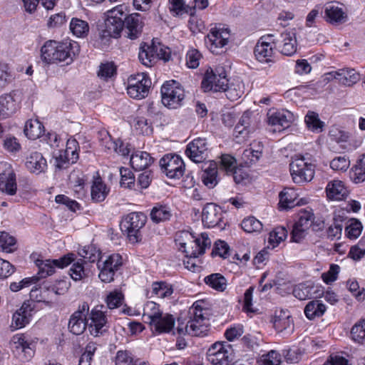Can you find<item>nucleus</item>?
Returning <instances> with one entry per match:
<instances>
[{"label":"nucleus","instance_id":"nucleus-43","mask_svg":"<svg viewBox=\"0 0 365 365\" xmlns=\"http://www.w3.org/2000/svg\"><path fill=\"white\" fill-rule=\"evenodd\" d=\"M326 311L325 305L318 300L309 302L304 308L306 317L312 320L316 317H322Z\"/></svg>","mask_w":365,"mask_h":365},{"label":"nucleus","instance_id":"nucleus-21","mask_svg":"<svg viewBox=\"0 0 365 365\" xmlns=\"http://www.w3.org/2000/svg\"><path fill=\"white\" fill-rule=\"evenodd\" d=\"M103 305L95 307L91 311L89 318L90 323H88V329L91 334L97 336L99 334H102L105 331L103 327L107 323V318L104 312L102 310Z\"/></svg>","mask_w":365,"mask_h":365},{"label":"nucleus","instance_id":"nucleus-48","mask_svg":"<svg viewBox=\"0 0 365 365\" xmlns=\"http://www.w3.org/2000/svg\"><path fill=\"white\" fill-rule=\"evenodd\" d=\"M292 319L288 312L282 310L278 314H276L274 321V326L277 330L282 331L287 329H291L292 327Z\"/></svg>","mask_w":365,"mask_h":365},{"label":"nucleus","instance_id":"nucleus-8","mask_svg":"<svg viewBox=\"0 0 365 365\" xmlns=\"http://www.w3.org/2000/svg\"><path fill=\"white\" fill-rule=\"evenodd\" d=\"M230 36L227 29L215 27L210 29L205 37V44L212 53L220 54L227 45Z\"/></svg>","mask_w":365,"mask_h":365},{"label":"nucleus","instance_id":"nucleus-12","mask_svg":"<svg viewBox=\"0 0 365 365\" xmlns=\"http://www.w3.org/2000/svg\"><path fill=\"white\" fill-rule=\"evenodd\" d=\"M274 44L276 48L284 56H292L297 51V41L293 31L286 30L280 34H274Z\"/></svg>","mask_w":365,"mask_h":365},{"label":"nucleus","instance_id":"nucleus-19","mask_svg":"<svg viewBox=\"0 0 365 365\" xmlns=\"http://www.w3.org/2000/svg\"><path fill=\"white\" fill-rule=\"evenodd\" d=\"M185 153L192 161L196 163L203 162L208 155L206 139L202 138L194 139L187 145Z\"/></svg>","mask_w":365,"mask_h":365},{"label":"nucleus","instance_id":"nucleus-2","mask_svg":"<svg viewBox=\"0 0 365 365\" xmlns=\"http://www.w3.org/2000/svg\"><path fill=\"white\" fill-rule=\"evenodd\" d=\"M125 6L119 5L107 12L105 28L101 32L102 38H118L124 28Z\"/></svg>","mask_w":365,"mask_h":365},{"label":"nucleus","instance_id":"nucleus-7","mask_svg":"<svg viewBox=\"0 0 365 365\" xmlns=\"http://www.w3.org/2000/svg\"><path fill=\"white\" fill-rule=\"evenodd\" d=\"M221 71L216 69L214 71L212 68H208L202 81V88L204 91L222 92L227 87L228 80L222 68Z\"/></svg>","mask_w":365,"mask_h":365},{"label":"nucleus","instance_id":"nucleus-34","mask_svg":"<svg viewBox=\"0 0 365 365\" xmlns=\"http://www.w3.org/2000/svg\"><path fill=\"white\" fill-rule=\"evenodd\" d=\"M174 325L175 319L173 316L170 314H163V312L150 324L158 333H168L173 330Z\"/></svg>","mask_w":365,"mask_h":365},{"label":"nucleus","instance_id":"nucleus-30","mask_svg":"<svg viewBox=\"0 0 365 365\" xmlns=\"http://www.w3.org/2000/svg\"><path fill=\"white\" fill-rule=\"evenodd\" d=\"M334 78L344 86H351L357 83L360 79V76L354 69L344 68L329 73Z\"/></svg>","mask_w":365,"mask_h":365},{"label":"nucleus","instance_id":"nucleus-27","mask_svg":"<svg viewBox=\"0 0 365 365\" xmlns=\"http://www.w3.org/2000/svg\"><path fill=\"white\" fill-rule=\"evenodd\" d=\"M211 241L206 233H202L199 237L192 239L185 249L182 250L187 256L202 255L207 247H210Z\"/></svg>","mask_w":365,"mask_h":365},{"label":"nucleus","instance_id":"nucleus-63","mask_svg":"<svg viewBox=\"0 0 365 365\" xmlns=\"http://www.w3.org/2000/svg\"><path fill=\"white\" fill-rule=\"evenodd\" d=\"M120 185L125 187H131L135 182V177L130 170L125 168H120Z\"/></svg>","mask_w":365,"mask_h":365},{"label":"nucleus","instance_id":"nucleus-14","mask_svg":"<svg viewBox=\"0 0 365 365\" xmlns=\"http://www.w3.org/2000/svg\"><path fill=\"white\" fill-rule=\"evenodd\" d=\"M122 264V257L119 254L110 255L102 264H98V277L105 283L113 281L115 272Z\"/></svg>","mask_w":365,"mask_h":365},{"label":"nucleus","instance_id":"nucleus-44","mask_svg":"<svg viewBox=\"0 0 365 365\" xmlns=\"http://www.w3.org/2000/svg\"><path fill=\"white\" fill-rule=\"evenodd\" d=\"M162 313L159 305L154 302H148L143 308V319L144 322L150 325Z\"/></svg>","mask_w":365,"mask_h":365},{"label":"nucleus","instance_id":"nucleus-55","mask_svg":"<svg viewBox=\"0 0 365 365\" xmlns=\"http://www.w3.org/2000/svg\"><path fill=\"white\" fill-rule=\"evenodd\" d=\"M242 228L247 232H260L262 230V224L255 217L245 218L241 223Z\"/></svg>","mask_w":365,"mask_h":365},{"label":"nucleus","instance_id":"nucleus-5","mask_svg":"<svg viewBox=\"0 0 365 365\" xmlns=\"http://www.w3.org/2000/svg\"><path fill=\"white\" fill-rule=\"evenodd\" d=\"M147 217L142 212H131L120 222L122 232H125L130 241L137 242L140 239V230L146 222Z\"/></svg>","mask_w":365,"mask_h":365},{"label":"nucleus","instance_id":"nucleus-41","mask_svg":"<svg viewBox=\"0 0 365 365\" xmlns=\"http://www.w3.org/2000/svg\"><path fill=\"white\" fill-rule=\"evenodd\" d=\"M202 180L208 188H213L217 184V166L215 163H210L209 166L204 170Z\"/></svg>","mask_w":365,"mask_h":365},{"label":"nucleus","instance_id":"nucleus-26","mask_svg":"<svg viewBox=\"0 0 365 365\" xmlns=\"http://www.w3.org/2000/svg\"><path fill=\"white\" fill-rule=\"evenodd\" d=\"M222 218L221 208L214 203H207L202 210V220L205 226L214 227Z\"/></svg>","mask_w":365,"mask_h":365},{"label":"nucleus","instance_id":"nucleus-39","mask_svg":"<svg viewBox=\"0 0 365 365\" xmlns=\"http://www.w3.org/2000/svg\"><path fill=\"white\" fill-rule=\"evenodd\" d=\"M24 131L28 138L36 140L41 136L44 127L38 120L31 119L26 121Z\"/></svg>","mask_w":365,"mask_h":365},{"label":"nucleus","instance_id":"nucleus-59","mask_svg":"<svg viewBox=\"0 0 365 365\" xmlns=\"http://www.w3.org/2000/svg\"><path fill=\"white\" fill-rule=\"evenodd\" d=\"M287 237V230L284 227H277L269 233V242L276 246Z\"/></svg>","mask_w":365,"mask_h":365},{"label":"nucleus","instance_id":"nucleus-61","mask_svg":"<svg viewBox=\"0 0 365 365\" xmlns=\"http://www.w3.org/2000/svg\"><path fill=\"white\" fill-rule=\"evenodd\" d=\"M260 361L264 365H280L282 357L279 353L274 350L269 351L266 354H263Z\"/></svg>","mask_w":365,"mask_h":365},{"label":"nucleus","instance_id":"nucleus-29","mask_svg":"<svg viewBox=\"0 0 365 365\" xmlns=\"http://www.w3.org/2000/svg\"><path fill=\"white\" fill-rule=\"evenodd\" d=\"M19 105L12 93L0 96V118L6 119L16 113Z\"/></svg>","mask_w":365,"mask_h":365},{"label":"nucleus","instance_id":"nucleus-20","mask_svg":"<svg viewBox=\"0 0 365 365\" xmlns=\"http://www.w3.org/2000/svg\"><path fill=\"white\" fill-rule=\"evenodd\" d=\"M158 56L165 61H168L170 57L169 53L165 51L163 52V48H160L158 53V48L154 46H148L145 43L141 44L138 58L144 66L147 67L153 66Z\"/></svg>","mask_w":365,"mask_h":365},{"label":"nucleus","instance_id":"nucleus-56","mask_svg":"<svg viewBox=\"0 0 365 365\" xmlns=\"http://www.w3.org/2000/svg\"><path fill=\"white\" fill-rule=\"evenodd\" d=\"M261 156V150H254L252 148H249L243 151L242 158L247 166H250L257 163Z\"/></svg>","mask_w":365,"mask_h":365},{"label":"nucleus","instance_id":"nucleus-60","mask_svg":"<svg viewBox=\"0 0 365 365\" xmlns=\"http://www.w3.org/2000/svg\"><path fill=\"white\" fill-rule=\"evenodd\" d=\"M193 236L188 231H180L175 235V244L179 246V250H182L185 249L187 246L192 242Z\"/></svg>","mask_w":365,"mask_h":365},{"label":"nucleus","instance_id":"nucleus-15","mask_svg":"<svg viewBox=\"0 0 365 365\" xmlns=\"http://www.w3.org/2000/svg\"><path fill=\"white\" fill-rule=\"evenodd\" d=\"M89 313V305L83 302L79 305L78 309L71 316L68 322V329L71 332L76 335L83 333L88 326V319L87 316Z\"/></svg>","mask_w":365,"mask_h":365},{"label":"nucleus","instance_id":"nucleus-64","mask_svg":"<svg viewBox=\"0 0 365 365\" xmlns=\"http://www.w3.org/2000/svg\"><path fill=\"white\" fill-rule=\"evenodd\" d=\"M350 165L349 160L345 156H339L330 162V167L337 171H346Z\"/></svg>","mask_w":365,"mask_h":365},{"label":"nucleus","instance_id":"nucleus-24","mask_svg":"<svg viewBox=\"0 0 365 365\" xmlns=\"http://www.w3.org/2000/svg\"><path fill=\"white\" fill-rule=\"evenodd\" d=\"M34 305L31 301H26L13 314L11 327L16 329L24 327L29 323Z\"/></svg>","mask_w":365,"mask_h":365},{"label":"nucleus","instance_id":"nucleus-17","mask_svg":"<svg viewBox=\"0 0 365 365\" xmlns=\"http://www.w3.org/2000/svg\"><path fill=\"white\" fill-rule=\"evenodd\" d=\"M267 123L272 127V131L281 132L289 127L294 120L293 114L287 110H270L267 114Z\"/></svg>","mask_w":365,"mask_h":365},{"label":"nucleus","instance_id":"nucleus-23","mask_svg":"<svg viewBox=\"0 0 365 365\" xmlns=\"http://www.w3.org/2000/svg\"><path fill=\"white\" fill-rule=\"evenodd\" d=\"M274 37H275V35L270 34L259 38L255 48V55L258 61L262 62L271 61L270 58L274 53L272 46V44H274Z\"/></svg>","mask_w":365,"mask_h":365},{"label":"nucleus","instance_id":"nucleus-13","mask_svg":"<svg viewBox=\"0 0 365 365\" xmlns=\"http://www.w3.org/2000/svg\"><path fill=\"white\" fill-rule=\"evenodd\" d=\"M11 349L20 361H29L34 354V346L29 343L24 334L14 335L10 341Z\"/></svg>","mask_w":365,"mask_h":365},{"label":"nucleus","instance_id":"nucleus-49","mask_svg":"<svg viewBox=\"0 0 365 365\" xmlns=\"http://www.w3.org/2000/svg\"><path fill=\"white\" fill-rule=\"evenodd\" d=\"M351 178L355 183H360L365 180V153L360 155L357 160L353 168Z\"/></svg>","mask_w":365,"mask_h":365},{"label":"nucleus","instance_id":"nucleus-53","mask_svg":"<svg viewBox=\"0 0 365 365\" xmlns=\"http://www.w3.org/2000/svg\"><path fill=\"white\" fill-rule=\"evenodd\" d=\"M170 216V211L166 206L163 205L154 207L150 212V217L155 222L169 220Z\"/></svg>","mask_w":365,"mask_h":365},{"label":"nucleus","instance_id":"nucleus-1","mask_svg":"<svg viewBox=\"0 0 365 365\" xmlns=\"http://www.w3.org/2000/svg\"><path fill=\"white\" fill-rule=\"evenodd\" d=\"M205 312L206 310L202 309L201 302H195L189 310L190 319L185 327L180 324L178 332L180 334H187L195 336L205 335L208 331V319L205 317Z\"/></svg>","mask_w":365,"mask_h":365},{"label":"nucleus","instance_id":"nucleus-42","mask_svg":"<svg viewBox=\"0 0 365 365\" xmlns=\"http://www.w3.org/2000/svg\"><path fill=\"white\" fill-rule=\"evenodd\" d=\"M108 193L106 185L101 178H96L91 186V198L93 201L99 202L103 201Z\"/></svg>","mask_w":365,"mask_h":365},{"label":"nucleus","instance_id":"nucleus-16","mask_svg":"<svg viewBox=\"0 0 365 365\" xmlns=\"http://www.w3.org/2000/svg\"><path fill=\"white\" fill-rule=\"evenodd\" d=\"M73 256V254H68L59 259H53L52 261L50 259H37L36 264L38 267V274L39 277L36 278H44L51 275L54 272L56 267L63 268L68 266L74 260Z\"/></svg>","mask_w":365,"mask_h":365},{"label":"nucleus","instance_id":"nucleus-47","mask_svg":"<svg viewBox=\"0 0 365 365\" xmlns=\"http://www.w3.org/2000/svg\"><path fill=\"white\" fill-rule=\"evenodd\" d=\"M204 282L207 285L219 292H223L227 287V279L220 273L207 276Z\"/></svg>","mask_w":365,"mask_h":365},{"label":"nucleus","instance_id":"nucleus-11","mask_svg":"<svg viewBox=\"0 0 365 365\" xmlns=\"http://www.w3.org/2000/svg\"><path fill=\"white\" fill-rule=\"evenodd\" d=\"M257 125L256 116L249 110L245 111L234 130L235 137L238 139L237 142L241 143L245 140L249 135L256 130Z\"/></svg>","mask_w":365,"mask_h":365},{"label":"nucleus","instance_id":"nucleus-22","mask_svg":"<svg viewBox=\"0 0 365 365\" xmlns=\"http://www.w3.org/2000/svg\"><path fill=\"white\" fill-rule=\"evenodd\" d=\"M79 46L76 42H59L56 53V63L71 64L79 53Z\"/></svg>","mask_w":365,"mask_h":365},{"label":"nucleus","instance_id":"nucleus-18","mask_svg":"<svg viewBox=\"0 0 365 365\" xmlns=\"http://www.w3.org/2000/svg\"><path fill=\"white\" fill-rule=\"evenodd\" d=\"M67 289L57 287L53 284L50 287H43L40 288V297H38V289L33 288L30 292V297L32 300L37 302H43L47 306H51L53 303V297L56 295L63 294Z\"/></svg>","mask_w":365,"mask_h":365},{"label":"nucleus","instance_id":"nucleus-57","mask_svg":"<svg viewBox=\"0 0 365 365\" xmlns=\"http://www.w3.org/2000/svg\"><path fill=\"white\" fill-rule=\"evenodd\" d=\"M314 220V217L312 212L307 210H302L299 213L298 220L294 224L304 230H309L312 225Z\"/></svg>","mask_w":365,"mask_h":365},{"label":"nucleus","instance_id":"nucleus-3","mask_svg":"<svg viewBox=\"0 0 365 365\" xmlns=\"http://www.w3.org/2000/svg\"><path fill=\"white\" fill-rule=\"evenodd\" d=\"M314 165L304 156H295L289 164L292 180L296 184L310 182L314 176Z\"/></svg>","mask_w":365,"mask_h":365},{"label":"nucleus","instance_id":"nucleus-54","mask_svg":"<svg viewBox=\"0 0 365 365\" xmlns=\"http://www.w3.org/2000/svg\"><path fill=\"white\" fill-rule=\"evenodd\" d=\"M363 226L356 219H351L346 226L345 232L348 238L356 239L361 233Z\"/></svg>","mask_w":365,"mask_h":365},{"label":"nucleus","instance_id":"nucleus-40","mask_svg":"<svg viewBox=\"0 0 365 365\" xmlns=\"http://www.w3.org/2000/svg\"><path fill=\"white\" fill-rule=\"evenodd\" d=\"M78 253L83 258V262L89 264L100 259L101 252L93 245L80 248Z\"/></svg>","mask_w":365,"mask_h":365},{"label":"nucleus","instance_id":"nucleus-31","mask_svg":"<svg viewBox=\"0 0 365 365\" xmlns=\"http://www.w3.org/2000/svg\"><path fill=\"white\" fill-rule=\"evenodd\" d=\"M0 190L6 195H14L17 190L15 173L9 170L0 174Z\"/></svg>","mask_w":365,"mask_h":365},{"label":"nucleus","instance_id":"nucleus-33","mask_svg":"<svg viewBox=\"0 0 365 365\" xmlns=\"http://www.w3.org/2000/svg\"><path fill=\"white\" fill-rule=\"evenodd\" d=\"M91 267V264L83 262L82 259H78L72 264L69 274L73 280L79 281L90 276Z\"/></svg>","mask_w":365,"mask_h":365},{"label":"nucleus","instance_id":"nucleus-52","mask_svg":"<svg viewBox=\"0 0 365 365\" xmlns=\"http://www.w3.org/2000/svg\"><path fill=\"white\" fill-rule=\"evenodd\" d=\"M351 336L354 341L359 344L365 342V318L361 319L352 327Z\"/></svg>","mask_w":365,"mask_h":365},{"label":"nucleus","instance_id":"nucleus-9","mask_svg":"<svg viewBox=\"0 0 365 365\" xmlns=\"http://www.w3.org/2000/svg\"><path fill=\"white\" fill-rule=\"evenodd\" d=\"M162 171L170 178H180L185 172V164L182 158L175 154H168L160 160Z\"/></svg>","mask_w":365,"mask_h":365},{"label":"nucleus","instance_id":"nucleus-45","mask_svg":"<svg viewBox=\"0 0 365 365\" xmlns=\"http://www.w3.org/2000/svg\"><path fill=\"white\" fill-rule=\"evenodd\" d=\"M70 30L78 38H85L89 32V25L83 20L73 18L70 22Z\"/></svg>","mask_w":365,"mask_h":365},{"label":"nucleus","instance_id":"nucleus-10","mask_svg":"<svg viewBox=\"0 0 365 365\" xmlns=\"http://www.w3.org/2000/svg\"><path fill=\"white\" fill-rule=\"evenodd\" d=\"M207 359L212 365H230L232 361L230 346L215 342L208 349Z\"/></svg>","mask_w":365,"mask_h":365},{"label":"nucleus","instance_id":"nucleus-51","mask_svg":"<svg viewBox=\"0 0 365 365\" xmlns=\"http://www.w3.org/2000/svg\"><path fill=\"white\" fill-rule=\"evenodd\" d=\"M16 239L6 232H0V249L6 252H13L16 250Z\"/></svg>","mask_w":365,"mask_h":365},{"label":"nucleus","instance_id":"nucleus-6","mask_svg":"<svg viewBox=\"0 0 365 365\" xmlns=\"http://www.w3.org/2000/svg\"><path fill=\"white\" fill-rule=\"evenodd\" d=\"M150 83L144 73L132 75L128 78L127 93L134 99L144 98L148 94Z\"/></svg>","mask_w":365,"mask_h":365},{"label":"nucleus","instance_id":"nucleus-28","mask_svg":"<svg viewBox=\"0 0 365 365\" xmlns=\"http://www.w3.org/2000/svg\"><path fill=\"white\" fill-rule=\"evenodd\" d=\"M326 193L329 200L339 201L344 200L348 196L349 191L344 182L334 180L328 182L326 187Z\"/></svg>","mask_w":365,"mask_h":365},{"label":"nucleus","instance_id":"nucleus-32","mask_svg":"<svg viewBox=\"0 0 365 365\" xmlns=\"http://www.w3.org/2000/svg\"><path fill=\"white\" fill-rule=\"evenodd\" d=\"M46 159L38 152L31 153L26 158V167L31 173L39 174L46 170Z\"/></svg>","mask_w":365,"mask_h":365},{"label":"nucleus","instance_id":"nucleus-46","mask_svg":"<svg viewBox=\"0 0 365 365\" xmlns=\"http://www.w3.org/2000/svg\"><path fill=\"white\" fill-rule=\"evenodd\" d=\"M304 121L309 130L317 133L322 132L325 125L324 122L319 119L318 113L314 111L307 112Z\"/></svg>","mask_w":365,"mask_h":365},{"label":"nucleus","instance_id":"nucleus-50","mask_svg":"<svg viewBox=\"0 0 365 365\" xmlns=\"http://www.w3.org/2000/svg\"><path fill=\"white\" fill-rule=\"evenodd\" d=\"M173 292L172 286L164 282H156L152 284V293L159 298L170 297Z\"/></svg>","mask_w":365,"mask_h":365},{"label":"nucleus","instance_id":"nucleus-37","mask_svg":"<svg viewBox=\"0 0 365 365\" xmlns=\"http://www.w3.org/2000/svg\"><path fill=\"white\" fill-rule=\"evenodd\" d=\"M325 16L327 20L331 23H341L346 16L338 3H329L325 7Z\"/></svg>","mask_w":365,"mask_h":365},{"label":"nucleus","instance_id":"nucleus-58","mask_svg":"<svg viewBox=\"0 0 365 365\" xmlns=\"http://www.w3.org/2000/svg\"><path fill=\"white\" fill-rule=\"evenodd\" d=\"M123 300V295L120 292L114 290L110 292L106 297V303L110 309L120 307Z\"/></svg>","mask_w":365,"mask_h":365},{"label":"nucleus","instance_id":"nucleus-36","mask_svg":"<svg viewBox=\"0 0 365 365\" xmlns=\"http://www.w3.org/2000/svg\"><path fill=\"white\" fill-rule=\"evenodd\" d=\"M58 43L53 40H48L44 43L41 48V58L44 63H56Z\"/></svg>","mask_w":365,"mask_h":365},{"label":"nucleus","instance_id":"nucleus-4","mask_svg":"<svg viewBox=\"0 0 365 365\" xmlns=\"http://www.w3.org/2000/svg\"><path fill=\"white\" fill-rule=\"evenodd\" d=\"M163 104L170 109L179 108L185 97L184 90L180 84L175 81H167L161 87Z\"/></svg>","mask_w":365,"mask_h":365},{"label":"nucleus","instance_id":"nucleus-38","mask_svg":"<svg viewBox=\"0 0 365 365\" xmlns=\"http://www.w3.org/2000/svg\"><path fill=\"white\" fill-rule=\"evenodd\" d=\"M298 194L294 188L284 189L279 193V205L284 209L292 208L299 204Z\"/></svg>","mask_w":365,"mask_h":365},{"label":"nucleus","instance_id":"nucleus-35","mask_svg":"<svg viewBox=\"0 0 365 365\" xmlns=\"http://www.w3.org/2000/svg\"><path fill=\"white\" fill-rule=\"evenodd\" d=\"M153 162V158L147 152L137 151L130 157V163L135 170H143L148 168Z\"/></svg>","mask_w":365,"mask_h":365},{"label":"nucleus","instance_id":"nucleus-62","mask_svg":"<svg viewBox=\"0 0 365 365\" xmlns=\"http://www.w3.org/2000/svg\"><path fill=\"white\" fill-rule=\"evenodd\" d=\"M229 245L225 241L218 240L214 244L212 256H219L222 258H227L229 255Z\"/></svg>","mask_w":365,"mask_h":365},{"label":"nucleus","instance_id":"nucleus-25","mask_svg":"<svg viewBox=\"0 0 365 365\" xmlns=\"http://www.w3.org/2000/svg\"><path fill=\"white\" fill-rule=\"evenodd\" d=\"M143 23L140 14L137 13L131 14L128 16L125 14L124 18L125 35L127 38L134 40L138 38L142 33Z\"/></svg>","mask_w":365,"mask_h":365}]
</instances>
